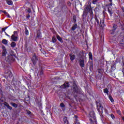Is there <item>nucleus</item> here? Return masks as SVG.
<instances>
[{
    "label": "nucleus",
    "mask_w": 124,
    "mask_h": 124,
    "mask_svg": "<svg viewBox=\"0 0 124 124\" xmlns=\"http://www.w3.org/2000/svg\"><path fill=\"white\" fill-rule=\"evenodd\" d=\"M88 12L90 13L91 18L90 21L91 23H93V10H92L91 7L87 6L84 9V11H83L82 16L83 18L86 17L87 15H88Z\"/></svg>",
    "instance_id": "obj_1"
},
{
    "label": "nucleus",
    "mask_w": 124,
    "mask_h": 124,
    "mask_svg": "<svg viewBox=\"0 0 124 124\" xmlns=\"http://www.w3.org/2000/svg\"><path fill=\"white\" fill-rule=\"evenodd\" d=\"M73 93L75 98L76 99V98L78 96V87H77L76 82L75 81H73Z\"/></svg>",
    "instance_id": "obj_2"
},
{
    "label": "nucleus",
    "mask_w": 124,
    "mask_h": 124,
    "mask_svg": "<svg viewBox=\"0 0 124 124\" xmlns=\"http://www.w3.org/2000/svg\"><path fill=\"white\" fill-rule=\"evenodd\" d=\"M96 105H97V111L99 112V113H101V114H102L103 113V107L102 106V105H101V103H100L99 102H96Z\"/></svg>",
    "instance_id": "obj_3"
},
{
    "label": "nucleus",
    "mask_w": 124,
    "mask_h": 124,
    "mask_svg": "<svg viewBox=\"0 0 124 124\" xmlns=\"http://www.w3.org/2000/svg\"><path fill=\"white\" fill-rule=\"evenodd\" d=\"M37 61H38V57L36 56V54L35 53H34L31 58V62L34 65L36 64Z\"/></svg>",
    "instance_id": "obj_4"
},
{
    "label": "nucleus",
    "mask_w": 124,
    "mask_h": 124,
    "mask_svg": "<svg viewBox=\"0 0 124 124\" xmlns=\"http://www.w3.org/2000/svg\"><path fill=\"white\" fill-rule=\"evenodd\" d=\"M13 76L12 73H11L10 71H8L7 72H5L4 78L7 79V80H8L9 78H12Z\"/></svg>",
    "instance_id": "obj_5"
},
{
    "label": "nucleus",
    "mask_w": 124,
    "mask_h": 124,
    "mask_svg": "<svg viewBox=\"0 0 124 124\" xmlns=\"http://www.w3.org/2000/svg\"><path fill=\"white\" fill-rule=\"evenodd\" d=\"M118 29V25L116 24H112V27L111 30L110 31L111 34H114Z\"/></svg>",
    "instance_id": "obj_6"
},
{
    "label": "nucleus",
    "mask_w": 124,
    "mask_h": 124,
    "mask_svg": "<svg viewBox=\"0 0 124 124\" xmlns=\"http://www.w3.org/2000/svg\"><path fill=\"white\" fill-rule=\"evenodd\" d=\"M13 101L16 102V103L11 102L10 103L11 105H12L13 107H14V108H17L18 107V104H19L20 102H19V100L17 99H14L13 100Z\"/></svg>",
    "instance_id": "obj_7"
},
{
    "label": "nucleus",
    "mask_w": 124,
    "mask_h": 124,
    "mask_svg": "<svg viewBox=\"0 0 124 124\" xmlns=\"http://www.w3.org/2000/svg\"><path fill=\"white\" fill-rule=\"evenodd\" d=\"M15 34H17V31H14V34L12 35L11 38L12 41L16 42L18 40V36H16Z\"/></svg>",
    "instance_id": "obj_8"
},
{
    "label": "nucleus",
    "mask_w": 124,
    "mask_h": 124,
    "mask_svg": "<svg viewBox=\"0 0 124 124\" xmlns=\"http://www.w3.org/2000/svg\"><path fill=\"white\" fill-rule=\"evenodd\" d=\"M89 115L90 116V119H93V121H95L96 118L95 117L94 112H90Z\"/></svg>",
    "instance_id": "obj_9"
},
{
    "label": "nucleus",
    "mask_w": 124,
    "mask_h": 124,
    "mask_svg": "<svg viewBox=\"0 0 124 124\" xmlns=\"http://www.w3.org/2000/svg\"><path fill=\"white\" fill-rule=\"evenodd\" d=\"M118 25L119 26V28H121L122 31H124V24L123 22H122L121 20H119Z\"/></svg>",
    "instance_id": "obj_10"
},
{
    "label": "nucleus",
    "mask_w": 124,
    "mask_h": 124,
    "mask_svg": "<svg viewBox=\"0 0 124 124\" xmlns=\"http://www.w3.org/2000/svg\"><path fill=\"white\" fill-rule=\"evenodd\" d=\"M79 65L81 67H85V60L84 59L79 60Z\"/></svg>",
    "instance_id": "obj_11"
},
{
    "label": "nucleus",
    "mask_w": 124,
    "mask_h": 124,
    "mask_svg": "<svg viewBox=\"0 0 124 124\" xmlns=\"http://www.w3.org/2000/svg\"><path fill=\"white\" fill-rule=\"evenodd\" d=\"M89 69L91 72H93V62H89Z\"/></svg>",
    "instance_id": "obj_12"
},
{
    "label": "nucleus",
    "mask_w": 124,
    "mask_h": 124,
    "mask_svg": "<svg viewBox=\"0 0 124 124\" xmlns=\"http://www.w3.org/2000/svg\"><path fill=\"white\" fill-rule=\"evenodd\" d=\"M61 88L65 89V88H69V83L68 82H65L61 86Z\"/></svg>",
    "instance_id": "obj_13"
},
{
    "label": "nucleus",
    "mask_w": 124,
    "mask_h": 124,
    "mask_svg": "<svg viewBox=\"0 0 124 124\" xmlns=\"http://www.w3.org/2000/svg\"><path fill=\"white\" fill-rule=\"evenodd\" d=\"M2 49H3V51L2 52V56L3 57H4V56H5L6 55V49H5V46H2Z\"/></svg>",
    "instance_id": "obj_14"
},
{
    "label": "nucleus",
    "mask_w": 124,
    "mask_h": 124,
    "mask_svg": "<svg viewBox=\"0 0 124 124\" xmlns=\"http://www.w3.org/2000/svg\"><path fill=\"white\" fill-rule=\"evenodd\" d=\"M69 56L70 57V60L71 62H73L74 60H75V55L74 54L72 55V54L70 53L69 54Z\"/></svg>",
    "instance_id": "obj_15"
},
{
    "label": "nucleus",
    "mask_w": 124,
    "mask_h": 124,
    "mask_svg": "<svg viewBox=\"0 0 124 124\" xmlns=\"http://www.w3.org/2000/svg\"><path fill=\"white\" fill-rule=\"evenodd\" d=\"M116 69V64H112L111 66V69L109 70V72L111 73L112 71H114Z\"/></svg>",
    "instance_id": "obj_16"
},
{
    "label": "nucleus",
    "mask_w": 124,
    "mask_h": 124,
    "mask_svg": "<svg viewBox=\"0 0 124 124\" xmlns=\"http://www.w3.org/2000/svg\"><path fill=\"white\" fill-rule=\"evenodd\" d=\"M77 26H78L77 24L75 23L74 24H73V25L71 28V31H75V30L77 29Z\"/></svg>",
    "instance_id": "obj_17"
},
{
    "label": "nucleus",
    "mask_w": 124,
    "mask_h": 124,
    "mask_svg": "<svg viewBox=\"0 0 124 124\" xmlns=\"http://www.w3.org/2000/svg\"><path fill=\"white\" fill-rule=\"evenodd\" d=\"M94 19L95 21V24L97 23V25H99V19H98V17H97V16H96V15H95Z\"/></svg>",
    "instance_id": "obj_18"
},
{
    "label": "nucleus",
    "mask_w": 124,
    "mask_h": 124,
    "mask_svg": "<svg viewBox=\"0 0 124 124\" xmlns=\"http://www.w3.org/2000/svg\"><path fill=\"white\" fill-rule=\"evenodd\" d=\"M4 106H6V107H7V108L8 109H9V110H12V107H11L10 106H9L8 103H7L6 102H4Z\"/></svg>",
    "instance_id": "obj_19"
},
{
    "label": "nucleus",
    "mask_w": 124,
    "mask_h": 124,
    "mask_svg": "<svg viewBox=\"0 0 124 124\" xmlns=\"http://www.w3.org/2000/svg\"><path fill=\"white\" fill-rule=\"evenodd\" d=\"M41 32H40V30H38L37 31V38H41Z\"/></svg>",
    "instance_id": "obj_20"
},
{
    "label": "nucleus",
    "mask_w": 124,
    "mask_h": 124,
    "mask_svg": "<svg viewBox=\"0 0 124 124\" xmlns=\"http://www.w3.org/2000/svg\"><path fill=\"white\" fill-rule=\"evenodd\" d=\"M120 46L122 47V49H124V38L120 42Z\"/></svg>",
    "instance_id": "obj_21"
},
{
    "label": "nucleus",
    "mask_w": 124,
    "mask_h": 124,
    "mask_svg": "<svg viewBox=\"0 0 124 124\" xmlns=\"http://www.w3.org/2000/svg\"><path fill=\"white\" fill-rule=\"evenodd\" d=\"M57 38L59 41H60L61 43H63V40H62V38L60 36V35H57Z\"/></svg>",
    "instance_id": "obj_22"
},
{
    "label": "nucleus",
    "mask_w": 124,
    "mask_h": 124,
    "mask_svg": "<svg viewBox=\"0 0 124 124\" xmlns=\"http://www.w3.org/2000/svg\"><path fill=\"white\" fill-rule=\"evenodd\" d=\"M4 100H5V99L4 98H2L1 97L0 99V105H2V104H4Z\"/></svg>",
    "instance_id": "obj_23"
},
{
    "label": "nucleus",
    "mask_w": 124,
    "mask_h": 124,
    "mask_svg": "<svg viewBox=\"0 0 124 124\" xmlns=\"http://www.w3.org/2000/svg\"><path fill=\"white\" fill-rule=\"evenodd\" d=\"M2 43L4 45H7L8 43V41L6 40V39H4L2 40Z\"/></svg>",
    "instance_id": "obj_24"
},
{
    "label": "nucleus",
    "mask_w": 124,
    "mask_h": 124,
    "mask_svg": "<svg viewBox=\"0 0 124 124\" xmlns=\"http://www.w3.org/2000/svg\"><path fill=\"white\" fill-rule=\"evenodd\" d=\"M6 1L8 5H12V4H13V1L11 0H7Z\"/></svg>",
    "instance_id": "obj_25"
},
{
    "label": "nucleus",
    "mask_w": 124,
    "mask_h": 124,
    "mask_svg": "<svg viewBox=\"0 0 124 124\" xmlns=\"http://www.w3.org/2000/svg\"><path fill=\"white\" fill-rule=\"evenodd\" d=\"M11 47H12V48H15V47H16V43H15V42H12L11 43Z\"/></svg>",
    "instance_id": "obj_26"
},
{
    "label": "nucleus",
    "mask_w": 124,
    "mask_h": 124,
    "mask_svg": "<svg viewBox=\"0 0 124 124\" xmlns=\"http://www.w3.org/2000/svg\"><path fill=\"white\" fill-rule=\"evenodd\" d=\"M63 121L64 124H68V120H67V118L66 117H64Z\"/></svg>",
    "instance_id": "obj_27"
},
{
    "label": "nucleus",
    "mask_w": 124,
    "mask_h": 124,
    "mask_svg": "<svg viewBox=\"0 0 124 124\" xmlns=\"http://www.w3.org/2000/svg\"><path fill=\"white\" fill-rule=\"evenodd\" d=\"M96 78L98 79H101V74H96Z\"/></svg>",
    "instance_id": "obj_28"
},
{
    "label": "nucleus",
    "mask_w": 124,
    "mask_h": 124,
    "mask_svg": "<svg viewBox=\"0 0 124 124\" xmlns=\"http://www.w3.org/2000/svg\"><path fill=\"white\" fill-rule=\"evenodd\" d=\"M88 55L89 60L93 61V54H92V52H89Z\"/></svg>",
    "instance_id": "obj_29"
},
{
    "label": "nucleus",
    "mask_w": 124,
    "mask_h": 124,
    "mask_svg": "<svg viewBox=\"0 0 124 124\" xmlns=\"http://www.w3.org/2000/svg\"><path fill=\"white\" fill-rule=\"evenodd\" d=\"M9 61H13L14 59L13 58V56L12 55H9L8 57Z\"/></svg>",
    "instance_id": "obj_30"
},
{
    "label": "nucleus",
    "mask_w": 124,
    "mask_h": 124,
    "mask_svg": "<svg viewBox=\"0 0 124 124\" xmlns=\"http://www.w3.org/2000/svg\"><path fill=\"white\" fill-rule=\"evenodd\" d=\"M108 13H109V15H110V16H112V15H113V11H112V10H110L109 8H108Z\"/></svg>",
    "instance_id": "obj_31"
},
{
    "label": "nucleus",
    "mask_w": 124,
    "mask_h": 124,
    "mask_svg": "<svg viewBox=\"0 0 124 124\" xmlns=\"http://www.w3.org/2000/svg\"><path fill=\"white\" fill-rule=\"evenodd\" d=\"M26 114H27V115H28L29 116H31V111L29 110H25Z\"/></svg>",
    "instance_id": "obj_32"
},
{
    "label": "nucleus",
    "mask_w": 124,
    "mask_h": 124,
    "mask_svg": "<svg viewBox=\"0 0 124 124\" xmlns=\"http://www.w3.org/2000/svg\"><path fill=\"white\" fill-rule=\"evenodd\" d=\"M74 119H75V123H77L79 122V120H78V116L77 115H75Z\"/></svg>",
    "instance_id": "obj_33"
},
{
    "label": "nucleus",
    "mask_w": 124,
    "mask_h": 124,
    "mask_svg": "<svg viewBox=\"0 0 124 124\" xmlns=\"http://www.w3.org/2000/svg\"><path fill=\"white\" fill-rule=\"evenodd\" d=\"M99 25H100V27H102V26L104 25V20H100L99 22Z\"/></svg>",
    "instance_id": "obj_34"
},
{
    "label": "nucleus",
    "mask_w": 124,
    "mask_h": 124,
    "mask_svg": "<svg viewBox=\"0 0 124 124\" xmlns=\"http://www.w3.org/2000/svg\"><path fill=\"white\" fill-rule=\"evenodd\" d=\"M97 73L101 74V73H102V69H97L96 71V74H97Z\"/></svg>",
    "instance_id": "obj_35"
},
{
    "label": "nucleus",
    "mask_w": 124,
    "mask_h": 124,
    "mask_svg": "<svg viewBox=\"0 0 124 124\" xmlns=\"http://www.w3.org/2000/svg\"><path fill=\"white\" fill-rule=\"evenodd\" d=\"M89 121H90L91 124H96V121H95V120L94 121L95 124L93 123V121H94V120H93L92 118H90V119H89Z\"/></svg>",
    "instance_id": "obj_36"
},
{
    "label": "nucleus",
    "mask_w": 124,
    "mask_h": 124,
    "mask_svg": "<svg viewBox=\"0 0 124 124\" xmlns=\"http://www.w3.org/2000/svg\"><path fill=\"white\" fill-rule=\"evenodd\" d=\"M52 42H53V43H55L57 42V39L55 36L52 37Z\"/></svg>",
    "instance_id": "obj_37"
},
{
    "label": "nucleus",
    "mask_w": 124,
    "mask_h": 124,
    "mask_svg": "<svg viewBox=\"0 0 124 124\" xmlns=\"http://www.w3.org/2000/svg\"><path fill=\"white\" fill-rule=\"evenodd\" d=\"M103 91H104V93H107V94H108L109 93V91H108V89L107 88L104 89Z\"/></svg>",
    "instance_id": "obj_38"
},
{
    "label": "nucleus",
    "mask_w": 124,
    "mask_h": 124,
    "mask_svg": "<svg viewBox=\"0 0 124 124\" xmlns=\"http://www.w3.org/2000/svg\"><path fill=\"white\" fill-rule=\"evenodd\" d=\"M73 21L75 23H76V16L74 15L73 16Z\"/></svg>",
    "instance_id": "obj_39"
},
{
    "label": "nucleus",
    "mask_w": 124,
    "mask_h": 124,
    "mask_svg": "<svg viewBox=\"0 0 124 124\" xmlns=\"http://www.w3.org/2000/svg\"><path fill=\"white\" fill-rule=\"evenodd\" d=\"M25 33L26 35H29V30H28L27 28H25Z\"/></svg>",
    "instance_id": "obj_40"
},
{
    "label": "nucleus",
    "mask_w": 124,
    "mask_h": 124,
    "mask_svg": "<svg viewBox=\"0 0 124 124\" xmlns=\"http://www.w3.org/2000/svg\"><path fill=\"white\" fill-rule=\"evenodd\" d=\"M109 99H110L111 102H114V99L113 98V97H112L111 95L109 96Z\"/></svg>",
    "instance_id": "obj_41"
},
{
    "label": "nucleus",
    "mask_w": 124,
    "mask_h": 124,
    "mask_svg": "<svg viewBox=\"0 0 124 124\" xmlns=\"http://www.w3.org/2000/svg\"><path fill=\"white\" fill-rule=\"evenodd\" d=\"M60 107L62 108H65V105H64V104H63V103H61L60 104Z\"/></svg>",
    "instance_id": "obj_42"
},
{
    "label": "nucleus",
    "mask_w": 124,
    "mask_h": 124,
    "mask_svg": "<svg viewBox=\"0 0 124 124\" xmlns=\"http://www.w3.org/2000/svg\"><path fill=\"white\" fill-rule=\"evenodd\" d=\"M43 70H41V71H40V72L38 73L37 75H39L41 76V75H43Z\"/></svg>",
    "instance_id": "obj_43"
},
{
    "label": "nucleus",
    "mask_w": 124,
    "mask_h": 124,
    "mask_svg": "<svg viewBox=\"0 0 124 124\" xmlns=\"http://www.w3.org/2000/svg\"><path fill=\"white\" fill-rule=\"evenodd\" d=\"M26 11H28L29 13H31V8H28L26 9Z\"/></svg>",
    "instance_id": "obj_44"
},
{
    "label": "nucleus",
    "mask_w": 124,
    "mask_h": 124,
    "mask_svg": "<svg viewBox=\"0 0 124 124\" xmlns=\"http://www.w3.org/2000/svg\"><path fill=\"white\" fill-rule=\"evenodd\" d=\"M110 117L112 119V120H115V119H116V117H115V115H114V114H111L110 115Z\"/></svg>",
    "instance_id": "obj_45"
},
{
    "label": "nucleus",
    "mask_w": 124,
    "mask_h": 124,
    "mask_svg": "<svg viewBox=\"0 0 124 124\" xmlns=\"http://www.w3.org/2000/svg\"><path fill=\"white\" fill-rule=\"evenodd\" d=\"M8 28V27H6L4 28H2V32H3V31H4V32H5V30H6Z\"/></svg>",
    "instance_id": "obj_46"
},
{
    "label": "nucleus",
    "mask_w": 124,
    "mask_h": 124,
    "mask_svg": "<svg viewBox=\"0 0 124 124\" xmlns=\"http://www.w3.org/2000/svg\"><path fill=\"white\" fill-rule=\"evenodd\" d=\"M26 18L27 19H29V18H31V15H30V14H28V15L26 16Z\"/></svg>",
    "instance_id": "obj_47"
},
{
    "label": "nucleus",
    "mask_w": 124,
    "mask_h": 124,
    "mask_svg": "<svg viewBox=\"0 0 124 124\" xmlns=\"http://www.w3.org/2000/svg\"><path fill=\"white\" fill-rule=\"evenodd\" d=\"M108 1L110 2L109 5H110L111 6H112V0H108Z\"/></svg>",
    "instance_id": "obj_48"
},
{
    "label": "nucleus",
    "mask_w": 124,
    "mask_h": 124,
    "mask_svg": "<svg viewBox=\"0 0 124 124\" xmlns=\"http://www.w3.org/2000/svg\"><path fill=\"white\" fill-rule=\"evenodd\" d=\"M2 13H4L5 15H7V14H8V13L6 12V11H3Z\"/></svg>",
    "instance_id": "obj_49"
},
{
    "label": "nucleus",
    "mask_w": 124,
    "mask_h": 124,
    "mask_svg": "<svg viewBox=\"0 0 124 124\" xmlns=\"http://www.w3.org/2000/svg\"><path fill=\"white\" fill-rule=\"evenodd\" d=\"M97 1V0H93V4H95V3H96Z\"/></svg>",
    "instance_id": "obj_50"
},
{
    "label": "nucleus",
    "mask_w": 124,
    "mask_h": 124,
    "mask_svg": "<svg viewBox=\"0 0 124 124\" xmlns=\"http://www.w3.org/2000/svg\"><path fill=\"white\" fill-rule=\"evenodd\" d=\"M7 18H10L11 16L9 15V14L8 13V14L6 15Z\"/></svg>",
    "instance_id": "obj_51"
},
{
    "label": "nucleus",
    "mask_w": 124,
    "mask_h": 124,
    "mask_svg": "<svg viewBox=\"0 0 124 124\" xmlns=\"http://www.w3.org/2000/svg\"><path fill=\"white\" fill-rule=\"evenodd\" d=\"M5 35L8 36V37H10V36L9 35H8V34H7V33H6V32H4Z\"/></svg>",
    "instance_id": "obj_52"
},
{
    "label": "nucleus",
    "mask_w": 124,
    "mask_h": 124,
    "mask_svg": "<svg viewBox=\"0 0 124 124\" xmlns=\"http://www.w3.org/2000/svg\"><path fill=\"white\" fill-rule=\"evenodd\" d=\"M117 112L118 114H119V115H121V111L120 110H118L117 111Z\"/></svg>",
    "instance_id": "obj_53"
},
{
    "label": "nucleus",
    "mask_w": 124,
    "mask_h": 124,
    "mask_svg": "<svg viewBox=\"0 0 124 124\" xmlns=\"http://www.w3.org/2000/svg\"><path fill=\"white\" fill-rule=\"evenodd\" d=\"M76 124H80V122L78 121V122H75Z\"/></svg>",
    "instance_id": "obj_54"
},
{
    "label": "nucleus",
    "mask_w": 124,
    "mask_h": 124,
    "mask_svg": "<svg viewBox=\"0 0 124 124\" xmlns=\"http://www.w3.org/2000/svg\"><path fill=\"white\" fill-rule=\"evenodd\" d=\"M63 7H64V8H66V6H63L62 7V8H63Z\"/></svg>",
    "instance_id": "obj_55"
},
{
    "label": "nucleus",
    "mask_w": 124,
    "mask_h": 124,
    "mask_svg": "<svg viewBox=\"0 0 124 124\" xmlns=\"http://www.w3.org/2000/svg\"><path fill=\"white\" fill-rule=\"evenodd\" d=\"M103 14L104 15V14H105V11H103Z\"/></svg>",
    "instance_id": "obj_56"
},
{
    "label": "nucleus",
    "mask_w": 124,
    "mask_h": 124,
    "mask_svg": "<svg viewBox=\"0 0 124 124\" xmlns=\"http://www.w3.org/2000/svg\"><path fill=\"white\" fill-rule=\"evenodd\" d=\"M122 10H123V12H124V8L122 9Z\"/></svg>",
    "instance_id": "obj_57"
},
{
    "label": "nucleus",
    "mask_w": 124,
    "mask_h": 124,
    "mask_svg": "<svg viewBox=\"0 0 124 124\" xmlns=\"http://www.w3.org/2000/svg\"><path fill=\"white\" fill-rule=\"evenodd\" d=\"M122 120L124 121V117L122 118Z\"/></svg>",
    "instance_id": "obj_58"
},
{
    "label": "nucleus",
    "mask_w": 124,
    "mask_h": 124,
    "mask_svg": "<svg viewBox=\"0 0 124 124\" xmlns=\"http://www.w3.org/2000/svg\"><path fill=\"white\" fill-rule=\"evenodd\" d=\"M3 81L5 82V79H3Z\"/></svg>",
    "instance_id": "obj_59"
},
{
    "label": "nucleus",
    "mask_w": 124,
    "mask_h": 124,
    "mask_svg": "<svg viewBox=\"0 0 124 124\" xmlns=\"http://www.w3.org/2000/svg\"><path fill=\"white\" fill-rule=\"evenodd\" d=\"M69 106L71 107V104H69Z\"/></svg>",
    "instance_id": "obj_60"
},
{
    "label": "nucleus",
    "mask_w": 124,
    "mask_h": 124,
    "mask_svg": "<svg viewBox=\"0 0 124 124\" xmlns=\"http://www.w3.org/2000/svg\"><path fill=\"white\" fill-rule=\"evenodd\" d=\"M2 11H3L0 10V12H2Z\"/></svg>",
    "instance_id": "obj_61"
},
{
    "label": "nucleus",
    "mask_w": 124,
    "mask_h": 124,
    "mask_svg": "<svg viewBox=\"0 0 124 124\" xmlns=\"http://www.w3.org/2000/svg\"><path fill=\"white\" fill-rule=\"evenodd\" d=\"M71 1H73V0H71Z\"/></svg>",
    "instance_id": "obj_62"
},
{
    "label": "nucleus",
    "mask_w": 124,
    "mask_h": 124,
    "mask_svg": "<svg viewBox=\"0 0 124 124\" xmlns=\"http://www.w3.org/2000/svg\"><path fill=\"white\" fill-rule=\"evenodd\" d=\"M63 0V1H64V0Z\"/></svg>",
    "instance_id": "obj_63"
},
{
    "label": "nucleus",
    "mask_w": 124,
    "mask_h": 124,
    "mask_svg": "<svg viewBox=\"0 0 124 124\" xmlns=\"http://www.w3.org/2000/svg\"><path fill=\"white\" fill-rule=\"evenodd\" d=\"M111 124L110 123V124Z\"/></svg>",
    "instance_id": "obj_64"
}]
</instances>
